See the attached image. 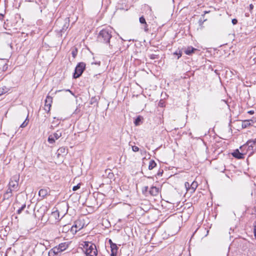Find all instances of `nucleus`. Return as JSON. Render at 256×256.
<instances>
[{
    "label": "nucleus",
    "mask_w": 256,
    "mask_h": 256,
    "mask_svg": "<svg viewBox=\"0 0 256 256\" xmlns=\"http://www.w3.org/2000/svg\"><path fill=\"white\" fill-rule=\"evenodd\" d=\"M197 50L196 48H195L192 46H188L186 50H184V53L188 56L191 55L194 53L195 51Z\"/></svg>",
    "instance_id": "9b49d317"
},
{
    "label": "nucleus",
    "mask_w": 256,
    "mask_h": 256,
    "mask_svg": "<svg viewBox=\"0 0 256 256\" xmlns=\"http://www.w3.org/2000/svg\"><path fill=\"white\" fill-rule=\"evenodd\" d=\"M148 178H152L151 176H148Z\"/></svg>",
    "instance_id": "5fc2aeb1"
},
{
    "label": "nucleus",
    "mask_w": 256,
    "mask_h": 256,
    "mask_svg": "<svg viewBox=\"0 0 256 256\" xmlns=\"http://www.w3.org/2000/svg\"><path fill=\"white\" fill-rule=\"evenodd\" d=\"M112 30L111 28H106L100 30L98 36V40L100 42L108 46L111 50L116 51L120 48V39L112 35Z\"/></svg>",
    "instance_id": "f257e3e1"
},
{
    "label": "nucleus",
    "mask_w": 256,
    "mask_h": 256,
    "mask_svg": "<svg viewBox=\"0 0 256 256\" xmlns=\"http://www.w3.org/2000/svg\"><path fill=\"white\" fill-rule=\"evenodd\" d=\"M78 54V50L76 48H74L72 50V54L74 58Z\"/></svg>",
    "instance_id": "a878e982"
},
{
    "label": "nucleus",
    "mask_w": 256,
    "mask_h": 256,
    "mask_svg": "<svg viewBox=\"0 0 256 256\" xmlns=\"http://www.w3.org/2000/svg\"><path fill=\"white\" fill-rule=\"evenodd\" d=\"M185 187L186 188V190H190V184L188 182H186L184 184Z\"/></svg>",
    "instance_id": "2f4dec72"
},
{
    "label": "nucleus",
    "mask_w": 256,
    "mask_h": 256,
    "mask_svg": "<svg viewBox=\"0 0 256 256\" xmlns=\"http://www.w3.org/2000/svg\"><path fill=\"white\" fill-rule=\"evenodd\" d=\"M68 246V244L66 242L61 243L58 245L59 249H60V251H62V252L66 250Z\"/></svg>",
    "instance_id": "4468645a"
},
{
    "label": "nucleus",
    "mask_w": 256,
    "mask_h": 256,
    "mask_svg": "<svg viewBox=\"0 0 256 256\" xmlns=\"http://www.w3.org/2000/svg\"><path fill=\"white\" fill-rule=\"evenodd\" d=\"M12 188H10V186H9L6 192H10V194H12Z\"/></svg>",
    "instance_id": "37998d69"
},
{
    "label": "nucleus",
    "mask_w": 256,
    "mask_h": 256,
    "mask_svg": "<svg viewBox=\"0 0 256 256\" xmlns=\"http://www.w3.org/2000/svg\"><path fill=\"white\" fill-rule=\"evenodd\" d=\"M84 244H83V247L84 248L85 250V252L88 249H89L94 244L90 242H84Z\"/></svg>",
    "instance_id": "f8f14e48"
},
{
    "label": "nucleus",
    "mask_w": 256,
    "mask_h": 256,
    "mask_svg": "<svg viewBox=\"0 0 256 256\" xmlns=\"http://www.w3.org/2000/svg\"><path fill=\"white\" fill-rule=\"evenodd\" d=\"M139 21H140V22L142 24H146V19L144 16H142L140 18Z\"/></svg>",
    "instance_id": "cd10ccee"
},
{
    "label": "nucleus",
    "mask_w": 256,
    "mask_h": 256,
    "mask_svg": "<svg viewBox=\"0 0 256 256\" xmlns=\"http://www.w3.org/2000/svg\"><path fill=\"white\" fill-rule=\"evenodd\" d=\"M254 236L256 238V220L254 222Z\"/></svg>",
    "instance_id": "e433bc0d"
},
{
    "label": "nucleus",
    "mask_w": 256,
    "mask_h": 256,
    "mask_svg": "<svg viewBox=\"0 0 256 256\" xmlns=\"http://www.w3.org/2000/svg\"><path fill=\"white\" fill-rule=\"evenodd\" d=\"M132 150L134 152H136L139 150V148L137 146H134L132 147Z\"/></svg>",
    "instance_id": "4c0bfd02"
},
{
    "label": "nucleus",
    "mask_w": 256,
    "mask_h": 256,
    "mask_svg": "<svg viewBox=\"0 0 256 256\" xmlns=\"http://www.w3.org/2000/svg\"><path fill=\"white\" fill-rule=\"evenodd\" d=\"M162 172H158V176L161 175V174H162Z\"/></svg>",
    "instance_id": "09e8293b"
},
{
    "label": "nucleus",
    "mask_w": 256,
    "mask_h": 256,
    "mask_svg": "<svg viewBox=\"0 0 256 256\" xmlns=\"http://www.w3.org/2000/svg\"><path fill=\"white\" fill-rule=\"evenodd\" d=\"M30 205H28V208H30Z\"/></svg>",
    "instance_id": "603ef678"
},
{
    "label": "nucleus",
    "mask_w": 256,
    "mask_h": 256,
    "mask_svg": "<svg viewBox=\"0 0 256 256\" xmlns=\"http://www.w3.org/2000/svg\"><path fill=\"white\" fill-rule=\"evenodd\" d=\"M26 212L28 213V210H26Z\"/></svg>",
    "instance_id": "864d4df0"
},
{
    "label": "nucleus",
    "mask_w": 256,
    "mask_h": 256,
    "mask_svg": "<svg viewBox=\"0 0 256 256\" xmlns=\"http://www.w3.org/2000/svg\"><path fill=\"white\" fill-rule=\"evenodd\" d=\"M148 186L144 187L142 189V193L146 196H147V194L148 193Z\"/></svg>",
    "instance_id": "393cba45"
},
{
    "label": "nucleus",
    "mask_w": 256,
    "mask_h": 256,
    "mask_svg": "<svg viewBox=\"0 0 256 256\" xmlns=\"http://www.w3.org/2000/svg\"><path fill=\"white\" fill-rule=\"evenodd\" d=\"M19 179V175H15L13 176L9 182L8 186H10V188H12L14 190L16 189L18 187Z\"/></svg>",
    "instance_id": "20e7f679"
},
{
    "label": "nucleus",
    "mask_w": 256,
    "mask_h": 256,
    "mask_svg": "<svg viewBox=\"0 0 256 256\" xmlns=\"http://www.w3.org/2000/svg\"><path fill=\"white\" fill-rule=\"evenodd\" d=\"M12 196V194H11L10 192H6L4 194L2 200H8Z\"/></svg>",
    "instance_id": "6ab92c4d"
},
{
    "label": "nucleus",
    "mask_w": 256,
    "mask_h": 256,
    "mask_svg": "<svg viewBox=\"0 0 256 256\" xmlns=\"http://www.w3.org/2000/svg\"><path fill=\"white\" fill-rule=\"evenodd\" d=\"M156 166V164L154 160H150L149 162L148 170H152Z\"/></svg>",
    "instance_id": "f3484780"
},
{
    "label": "nucleus",
    "mask_w": 256,
    "mask_h": 256,
    "mask_svg": "<svg viewBox=\"0 0 256 256\" xmlns=\"http://www.w3.org/2000/svg\"><path fill=\"white\" fill-rule=\"evenodd\" d=\"M58 150L60 151V152H65V148H60L58 149Z\"/></svg>",
    "instance_id": "c03bdc74"
},
{
    "label": "nucleus",
    "mask_w": 256,
    "mask_h": 256,
    "mask_svg": "<svg viewBox=\"0 0 256 256\" xmlns=\"http://www.w3.org/2000/svg\"><path fill=\"white\" fill-rule=\"evenodd\" d=\"M144 30L146 32H148L149 30L148 28V25L146 22L144 24Z\"/></svg>",
    "instance_id": "473e14b6"
},
{
    "label": "nucleus",
    "mask_w": 256,
    "mask_h": 256,
    "mask_svg": "<svg viewBox=\"0 0 256 256\" xmlns=\"http://www.w3.org/2000/svg\"><path fill=\"white\" fill-rule=\"evenodd\" d=\"M84 224H82L80 220L75 221L74 224L70 228V231L74 233H76L78 231L84 228Z\"/></svg>",
    "instance_id": "39448f33"
},
{
    "label": "nucleus",
    "mask_w": 256,
    "mask_h": 256,
    "mask_svg": "<svg viewBox=\"0 0 256 256\" xmlns=\"http://www.w3.org/2000/svg\"><path fill=\"white\" fill-rule=\"evenodd\" d=\"M86 68V64L83 62H79L76 66L74 73L73 78H77L83 73Z\"/></svg>",
    "instance_id": "7ed1b4c3"
},
{
    "label": "nucleus",
    "mask_w": 256,
    "mask_h": 256,
    "mask_svg": "<svg viewBox=\"0 0 256 256\" xmlns=\"http://www.w3.org/2000/svg\"><path fill=\"white\" fill-rule=\"evenodd\" d=\"M142 118L141 116H138L134 120V124L135 126H138L140 124V122H141Z\"/></svg>",
    "instance_id": "aec40b11"
},
{
    "label": "nucleus",
    "mask_w": 256,
    "mask_h": 256,
    "mask_svg": "<svg viewBox=\"0 0 256 256\" xmlns=\"http://www.w3.org/2000/svg\"><path fill=\"white\" fill-rule=\"evenodd\" d=\"M68 24L66 22L64 25V27L62 28V30H66V29L68 28Z\"/></svg>",
    "instance_id": "ea45409f"
},
{
    "label": "nucleus",
    "mask_w": 256,
    "mask_h": 256,
    "mask_svg": "<svg viewBox=\"0 0 256 256\" xmlns=\"http://www.w3.org/2000/svg\"><path fill=\"white\" fill-rule=\"evenodd\" d=\"M247 148V151L250 152V155L256 152V138L248 140L246 143L240 147L241 150L242 149Z\"/></svg>",
    "instance_id": "f03ea898"
},
{
    "label": "nucleus",
    "mask_w": 256,
    "mask_h": 256,
    "mask_svg": "<svg viewBox=\"0 0 256 256\" xmlns=\"http://www.w3.org/2000/svg\"><path fill=\"white\" fill-rule=\"evenodd\" d=\"M251 122H253V121L251 120H245L243 121L242 124V128H246L248 126H250Z\"/></svg>",
    "instance_id": "2eb2a0df"
},
{
    "label": "nucleus",
    "mask_w": 256,
    "mask_h": 256,
    "mask_svg": "<svg viewBox=\"0 0 256 256\" xmlns=\"http://www.w3.org/2000/svg\"><path fill=\"white\" fill-rule=\"evenodd\" d=\"M232 22L234 25L238 23V20L236 18H234L232 20Z\"/></svg>",
    "instance_id": "79ce46f5"
},
{
    "label": "nucleus",
    "mask_w": 256,
    "mask_h": 256,
    "mask_svg": "<svg viewBox=\"0 0 256 256\" xmlns=\"http://www.w3.org/2000/svg\"><path fill=\"white\" fill-rule=\"evenodd\" d=\"M98 252L95 244L85 252L86 256H97Z\"/></svg>",
    "instance_id": "423d86ee"
},
{
    "label": "nucleus",
    "mask_w": 256,
    "mask_h": 256,
    "mask_svg": "<svg viewBox=\"0 0 256 256\" xmlns=\"http://www.w3.org/2000/svg\"><path fill=\"white\" fill-rule=\"evenodd\" d=\"M52 216H59V212L56 210V212H52Z\"/></svg>",
    "instance_id": "a19ab883"
},
{
    "label": "nucleus",
    "mask_w": 256,
    "mask_h": 256,
    "mask_svg": "<svg viewBox=\"0 0 256 256\" xmlns=\"http://www.w3.org/2000/svg\"><path fill=\"white\" fill-rule=\"evenodd\" d=\"M6 92V90L4 88H0V96Z\"/></svg>",
    "instance_id": "58836bf2"
},
{
    "label": "nucleus",
    "mask_w": 256,
    "mask_h": 256,
    "mask_svg": "<svg viewBox=\"0 0 256 256\" xmlns=\"http://www.w3.org/2000/svg\"><path fill=\"white\" fill-rule=\"evenodd\" d=\"M159 192L158 188L156 186H152L150 188V190L148 191V194L152 196H156L158 195Z\"/></svg>",
    "instance_id": "9d476101"
},
{
    "label": "nucleus",
    "mask_w": 256,
    "mask_h": 256,
    "mask_svg": "<svg viewBox=\"0 0 256 256\" xmlns=\"http://www.w3.org/2000/svg\"><path fill=\"white\" fill-rule=\"evenodd\" d=\"M244 150L242 149V152H240L237 149L232 153V155L234 157L238 159L243 158H244V155L246 154L244 152Z\"/></svg>",
    "instance_id": "1a4fd4ad"
},
{
    "label": "nucleus",
    "mask_w": 256,
    "mask_h": 256,
    "mask_svg": "<svg viewBox=\"0 0 256 256\" xmlns=\"http://www.w3.org/2000/svg\"><path fill=\"white\" fill-rule=\"evenodd\" d=\"M70 228H71V226H70V224L65 225L62 228V232H66L67 231H68L70 230Z\"/></svg>",
    "instance_id": "b1692460"
},
{
    "label": "nucleus",
    "mask_w": 256,
    "mask_h": 256,
    "mask_svg": "<svg viewBox=\"0 0 256 256\" xmlns=\"http://www.w3.org/2000/svg\"><path fill=\"white\" fill-rule=\"evenodd\" d=\"M108 242L110 244V247L111 249V256H116L117 252L118 249V246L117 245L112 242V240L111 239H110L108 240Z\"/></svg>",
    "instance_id": "0eeeda50"
},
{
    "label": "nucleus",
    "mask_w": 256,
    "mask_h": 256,
    "mask_svg": "<svg viewBox=\"0 0 256 256\" xmlns=\"http://www.w3.org/2000/svg\"><path fill=\"white\" fill-rule=\"evenodd\" d=\"M48 194V190L46 189H40L38 192V195L42 198H44Z\"/></svg>",
    "instance_id": "ddd939ff"
},
{
    "label": "nucleus",
    "mask_w": 256,
    "mask_h": 256,
    "mask_svg": "<svg viewBox=\"0 0 256 256\" xmlns=\"http://www.w3.org/2000/svg\"><path fill=\"white\" fill-rule=\"evenodd\" d=\"M4 15L2 14H0V19H2L4 18Z\"/></svg>",
    "instance_id": "de8ad7c7"
},
{
    "label": "nucleus",
    "mask_w": 256,
    "mask_h": 256,
    "mask_svg": "<svg viewBox=\"0 0 256 256\" xmlns=\"http://www.w3.org/2000/svg\"><path fill=\"white\" fill-rule=\"evenodd\" d=\"M66 91H68V92H71V93L72 94V91H71V90H66Z\"/></svg>",
    "instance_id": "8fccbe9b"
},
{
    "label": "nucleus",
    "mask_w": 256,
    "mask_h": 256,
    "mask_svg": "<svg viewBox=\"0 0 256 256\" xmlns=\"http://www.w3.org/2000/svg\"><path fill=\"white\" fill-rule=\"evenodd\" d=\"M108 171V177L110 178H112L113 176H114V174L112 172H110V170H106V172H107Z\"/></svg>",
    "instance_id": "72a5a7b5"
},
{
    "label": "nucleus",
    "mask_w": 256,
    "mask_h": 256,
    "mask_svg": "<svg viewBox=\"0 0 256 256\" xmlns=\"http://www.w3.org/2000/svg\"><path fill=\"white\" fill-rule=\"evenodd\" d=\"M102 256V255H100V254H98V256Z\"/></svg>",
    "instance_id": "3c124183"
},
{
    "label": "nucleus",
    "mask_w": 256,
    "mask_h": 256,
    "mask_svg": "<svg viewBox=\"0 0 256 256\" xmlns=\"http://www.w3.org/2000/svg\"><path fill=\"white\" fill-rule=\"evenodd\" d=\"M248 112L250 114H253L254 113V112L253 110H250Z\"/></svg>",
    "instance_id": "49530a36"
},
{
    "label": "nucleus",
    "mask_w": 256,
    "mask_h": 256,
    "mask_svg": "<svg viewBox=\"0 0 256 256\" xmlns=\"http://www.w3.org/2000/svg\"><path fill=\"white\" fill-rule=\"evenodd\" d=\"M28 118L26 119V120L21 124L20 126V128H25L28 124V120L27 121Z\"/></svg>",
    "instance_id": "c85d7f7f"
},
{
    "label": "nucleus",
    "mask_w": 256,
    "mask_h": 256,
    "mask_svg": "<svg viewBox=\"0 0 256 256\" xmlns=\"http://www.w3.org/2000/svg\"><path fill=\"white\" fill-rule=\"evenodd\" d=\"M80 184H78L76 186H75L73 187L72 188V190L74 191H76L78 189H79L80 188Z\"/></svg>",
    "instance_id": "f704fd0d"
},
{
    "label": "nucleus",
    "mask_w": 256,
    "mask_h": 256,
    "mask_svg": "<svg viewBox=\"0 0 256 256\" xmlns=\"http://www.w3.org/2000/svg\"><path fill=\"white\" fill-rule=\"evenodd\" d=\"M55 138L52 135H50L48 138V142L51 144H52L55 142Z\"/></svg>",
    "instance_id": "4be33fe9"
},
{
    "label": "nucleus",
    "mask_w": 256,
    "mask_h": 256,
    "mask_svg": "<svg viewBox=\"0 0 256 256\" xmlns=\"http://www.w3.org/2000/svg\"><path fill=\"white\" fill-rule=\"evenodd\" d=\"M254 7V6H253V4H250V6H249L250 10H253Z\"/></svg>",
    "instance_id": "a18cd8bd"
},
{
    "label": "nucleus",
    "mask_w": 256,
    "mask_h": 256,
    "mask_svg": "<svg viewBox=\"0 0 256 256\" xmlns=\"http://www.w3.org/2000/svg\"><path fill=\"white\" fill-rule=\"evenodd\" d=\"M52 102V98L48 96L45 100L44 110L48 112L50 110V107Z\"/></svg>",
    "instance_id": "6e6552de"
},
{
    "label": "nucleus",
    "mask_w": 256,
    "mask_h": 256,
    "mask_svg": "<svg viewBox=\"0 0 256 256\" xmlns=\"http://www.w3.org/2000/svg\"><path fill=\"white\" fill-rule=\"evenodd\" d=\"M62 132L60 130H58L56 132H54L52 136H54L56 140H58L62 136Z\"/></svg>",
    "instance_id": "a211bd4d"
},
{
    "label": "nucleus",
    "mask_w": 256,
    "mask_h": 256,
    "mask_svg": "<svg viewBox=\"0 0 256 256\" xmlns=\"http://www.w3.org/2000/svg\"><path fill=\"white\" fill-rule=\"evenodd\" d=\"M26 208V204H22L20 208L17 210V214H20Z\"/></svg>",
    "instance_id": "5701e85b"
},
{
    "label": "nucleus",
    "mask_w": 256,
    "mask_h": 256,
    "mask_svg": "<svg viewBox=\"0 0 256 256\" xmlns=\"http://www.w3.org/2000/svg\"><path fill=\"white\" fill-rule=\"evenodd\" d=\"M48 256H56L57 255L56 254V252H54L52 249L49 251L48 254Z\"/></svg>",
    "instance_id": "7c9ffc66"
},
{
    "label": "nucleus",
    "mask_w": 256,
    "mask_h": 256,
    "mask_svg": "<svg viewBox=\"0 0 256 256\" xmlns=\"http://www.w3.org/2000/svg\"><path fill=\"white\" fill-rule=\"evenodd\" d=\"M98 98L94 96L90 98V104H98Z\"/></svg>",
    "instance_id": "412c9836"
},
{
    "label": "nucleus",
    "mask_w": 256,
    "mask_h": 256,
    "mask_svg": "<svg viewBox=\"0 0 256 256\" xmlns=\"http://www.w3.org/2000/svg\"><path fill=\"white\" fill-rule=\"evenodd\" d=\"M174 54H176V55H178V59L182 56V52H180V50L178 52H174Z\"/></svg>",
    "instance_id": "c9c22d12"
},
{
    "label": "nucleus",
    "mask_w": 256,
    "mask_h": 256,
    "mask_svg": "<svg viewBox=\"0 0 256 256\" xmlns=\"http://www.w3.org/2000/svg\"><path fill=\"white\" fill-rule=\"evenodd\" d=\"M52 250H54V252H56V254L58 255V253L62 252V251H60V249H59V247H54L53 248H52Z\"/></svg>",
    "instance_id": "c756f323"
},
{
    "label": "nucleus",
    "mask_w": 256,
    "mask_h": 256,
    "mask_svg": "<svg viewBox=\"0 0 256 256\" xmlns=\"http://www.w3.org/2000/svg\"><path fill=\"white\" fill-rule=\"evenodd\" d=\"M198 182L196 181H194L191 184H190V192L192 193L194 192L195 190H196V188L198 187Z\"/></svg>",
    "instance_id": "dca6fc26"
},
{
    "label": "nucleus",
    "mask_w": 256,
    "mask_h": 256,
    "mask_svg": "<svg viewBox=\"0 0 256 256\" xmlns=\"http://www.w3.org/2000/svg\"><path fill=\"white\" fill-rule=\"evenodd\" d=\"M149 57L152 60H155L159 58L158 54H151L149 56Z\"/></svg>",
    "instance_id": "bb28decb"
}]
</instances>
